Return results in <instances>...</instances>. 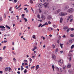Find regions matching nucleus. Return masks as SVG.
Segmentation results:
<instances>
[{"label": "nucleus", "mask_w": 74, "mask_h": 74, "mask_svg": "<svg viewBox=\"0 0 74 74\" xmlns=\"http://www.w3.org/2000/svg\"><path fill=\"white\" fill-rule=\"evenodd\" d=\"M58 63L60 66H62L63 63V60L62 59H60L58 60Z\"/></svg>", "instance_id": "f257e3e1"}, {"label": "nucleus", "mask_w": 74, "mask_h": 74, "mask_svg": "<svg viewBox=\"0 0 74 74\" xmlns=\"http://www.w3.org/2000/svg\"><path fill=\"white\" fill-rule=\"evenodd\" d=\"M59 15L61 16H63L64 15H67V13L61 12L60 13Z\"/></svg>", "instance_id": "f03ea898"}, {"label": "nucleus", "mask_w": 74, "mask_h": 74, "mask_svg": "<svg viewBox=\"0 0 74 74\" xmlns=\"http://www.w3.org/2000/svg\"><path fill=\"white\" fill-rule=\"evenodd\" d=\"M38 6L40 8H42L43 7V4L41 3H39L38 4Z\"/></svg>", "instance_id": "7ed1b4c3"}, {"label": "nucleus", "mask_w": 74, "mask_h": 74, "mask_svg": "<svg viewBox=\"0 0 74 74\" xmlns=\"http://www.w3.org/2000/svg\"><path fill=\"white\" fill-rule=\"evenodd\" d=\"M0 28H1V30L2 31L5 30V28L4 26H0Z\"/></svg>", "instance_id": "20e7f679"}, {"label": "nucleus", "mask_w": 74, "mask_h": 74, "mask_svg": "<svg viewBox=\"0 0 74 74\" xmlns=\"http://www.w3.org/2000/svg\"><path fill=\"white\" fill-rule=\"evenodd\" d=\"M73 11H74L73 9L71 8L68 10V12H72Z\"/></svg>", "instance_id": "39448f33"}, {"label": "nucleus", "mask_w": 74, "mask_h": 74, "mask_svg": "<svg viewBox=\"0 0 74 74\" xmlns=\"http://www.w3.org/2000/svg\"><path fill=\"white\" fill-rule=\"evenodd\" d=\"M49 4L47 3H44L43 5L45 6V8H47V6Z\"/></svg>", "instance_id": "423d86ee"}, {"label": "nucleus", "mask_w": 74, "mask_h": 74, "mask_svg": "<svg viewBox=\"0 0 74 74\" xmlns=\"http://www.w3.org/2000/svg\"><path fill=\"white\" fill-rule=\"evenodd\" d=\"M47 18L48 19H49V20H50V19H52V17L51 15H48Z\"/></svg>", "instance_id": "0eeeda50"}, {"label": "nucleus", "mask_w": 74, "mask_h": 74, "mask_svg": "<svg viewBox=\"0 0 74 74\" xmlns=\"http://www.w3.org/2000/svg\"><path fill=\"white\" fill-rule=\"evenodd\" d=\"M43 14H45L46 15H48V12L47 11H44L43 12Z\"/></svg>", "instance_id": "6e6552de"}, {"label": "nucleus", "mask_w": 74, "mask_h": 74, "mask_svg": "<svg viewBox=\"0 0 74 74\" xmlns=\"http://www.w3.org/2000/svg\"><path fill=\"white\" fill-rule=\"evenodd\" d=\"M70 5L72 7H74V3H70Z\"/></svg>", "instance_id": "1a4fd4ad"}, {"label": "nucleus", "mask_w": 74, "mask_h": 74, "mask_svg": "<svg viewBox=\"0 0 74 74\" xmlns=\"http://www.w3.org/2000/svg\"><path fill=\"white\" fill-rule=\"evenodd\" d=\"M52 58H53V59H56V56H55V55H54V54H52Z\"/></svg>", "instance_id": "9d476101"}, {"label": "nucleus", "mask_w": 74, "mask_h": 74, "mask_svg": "<svg viewBox=\"0 0 74 74\" xmlns=\"http://www.w3.org/2000/svg\"><path fill=\"white\" fill-rule=\"evenodd\" d=\"M41 18H42L43 20H45V17L43 15H42Z\"/></svg>", "instance_id": "9b49d317"}, {"label": "nucleus", "mask_w": 74, "mask_h": 74, "mask_svg": "<svg viewBox=\"0 0 74 74\" xmlns=\"http://www.w3.org/2000/svg\"><path fill=\"white\" fill-rule=\"evenodd\" d=\"M68 8H69V6H66L64 7L63 9L64 10H67V9H68Z\"/></svg>", "instance_id": "f8f14e48"}, {"label": "nucleus", "mask_w": 74, "mask_h": 74, "mask_svg": "<svg viewBox=\"0 0 74 74\" xmlns=\"http://www.w3.org/2000/svg\"><path fill=\"white\" fill-rule=\"evenodd\" d=\"M72 16H69V18H68V19H67V22H68V21H69V19H71V18L72 17Z\"/></svg>", "instance_id": "ddd939ff"}, {"label": "nucleus", "mask_w": 74, "mask_h": 74, "mask_svg": "<svg viewBox=\"0 0 74 74\" xmlns=\"http://www.w3.org/2000/svg\"><path fill=\"white\" fill-rule=\"evenodd\" d=\"M60 9L57 10L56 11V12H55L56 14H58V13H59V12H60Z\"/></svg>", "instance_id": "4468645a"}, {"label": "nucleus", "mask_w": 74, "mask_h": 74, "mask_svg": "<svg viewBox=\"0 0 74 74\" xmlns=\"http://www.w3.org/2000/svg\"><path fill=\"white\" fill-rule=\"evenodd\" d=\"M63 28L64 29L66 30V29H68V27L67 26H65V27H64Z\"/></svg>", "instance_id": "2eb2a0df"}, {"label": "nucleus", "mask_w": 74, "mask_h": 74, "mask_svg": "<svg viewBox=\"0 0 74 74\" xmlns=\"http://www.w3.org/2000/svg\"><path fill=\"white\" fill-rule=\"evenodd\" d=\"M71 64H69L67 66V68H70V67H71Z\"/></svg>", "instance_id": "dca6fc26"}, {"label": "nucleus", "mask_w": 74, "mask_h": 74, "mask_svg": "<svg viewBox=\"0 0 74 74\" xmlns=\"http://www.w3.org/2000/svg\"><path fill=\"white\" fill-rule=\"evenodd\" d=\"M69 42L72 43L73 42V39H71L69 41Z\"/></svg>", "instance_id": "f3484780"}, {"label": "nucleus", "mask_w": 74, "mask_h": 74, "mask_svg": "<svg viewBox=\"0 0 74 74\" xmlns=\"http://www.w3.org/2000/svg\"><path fill=\"white\" fill-rule=\"evenodd\" d=\"M63 18H60V23H62V21H63Z\"/></svg>", "instance_id": "a211bd4d"}, {"label": "nucleus", "mask_w": 74, "mask_h": 74, "mask_svg": "<svg viewBox=\"0 0 74 74\" xmlns=\"http://www.w3.org/2000/svg\"><path fill=\"white\" fill-rule=\"evenodd\" d=\"M36 70H37L38 68H39V65H37L36 67Z\"/></svg>", "instance_id": "6ab92c4d"}, {"label": "nucleus", "mask_w": 74, "mask_h": 74, "mask_svg": "<svg viewBox=\"0 0 74 74\" xmlns=\"http://www.w3.org/2000/svg\"><path fill=\"white\" fill-rule=\"evenodd\" d=\"M56 69L58 71H59V68L58 67H56Z\"/></svg>", "instance_id": "aec40b11"}, {"label": "nucleus", "mask_w": 74, "mask_h": 74, "mask_svg": "<svg viewBox=\"0 0 74 74\" xmlns=\"http://www.w3.org/2000/svg\"><path fill=\"white\" fill-rule=\"evenodd\" d=\"M37 49V47H35L32 50V51H35V49Z\"/></svg>", "instance_id": "412c9836"}, {"label": "nucleus", "mask_w": 74, "mask_h": 74, "mask_svg": "<svg viewBox=\"0 0 74 74\" xmlns=\"http://www.w3.org/2000/svg\"><path fill=\"white\" fill-rule=\"evenodd\" d=\"M7 15V13H5L4 15V18H5V17Z\"/></svg>", "instance_id": "4be33fe9"}, {"label": "nucleus", "mask_w": 74, "mask_h": 74, "mask_svg": "<svg viewBox=\"0 0 74 74\" xmlns=\"http://www.w3.org/2000/svg\"><path fill=\"white\" fill-rule=\"evenodd\" d=\"M5 27H7L8 29H10V27L8 26L7 25H6Z\"/></svg>", "instance_id": "5701e85b"}, {"label": "nucleus", "mask_w": 74, "mask_h": 74, "mask_svg": "<svg viewBox=\"0 0 74 74\" xmlns=\"http://www.w3.org/2000/svg\"><path fill=\"white\" fill-rule=\"evenodd\" d=\"M60 47H61L62 48H63V44H61V43H60Z\"/></svg>", "instance_id": "b1692460"}, {"label": "nucleus", "mask_w": 74, "mask_h": 74, "mask_svg": "<svg viewBox=\"0 0 74 74\" xmlns=\"http://www.w3.org/2000/svg\"><path fill=\"white\" fill-rule=\"evenodd\" d=\"M74 45H73L71 47V49H73L74 48Z\"/></svg>", "instance_id": "393cba45"}, {"label": "nucleus", "mask_w": 74, "mask_h": 74, "mask_svg": "<svg viewBox=\"0 0 74 74\" xmlns=\"http://www.w3.org/2000/svg\"><path fill=\"white\" fill-rule=\"evenodd\" d=\"M37 18H39V19H40V18H41V17H40V16L39 15H37Z\"/></svg>", "instance_id": "a878e982"}, {"label": "nucleus", "mask_w": 74, "mask_h": 74, "mask_svg": "<svg viewBox=\"0 0 74 74\" xmlns=\"http://www.w3.org/2000/svg\"><path fill=\"white\" fill-rule=\"evenodd\" d=\"M24 20H25V22H27V19L26 18H24Z\"/></svg>", "instance_id": "bb28decb"}, {"label": "nucleus", "mask_w": 74, "mask_h": 74, "mask_svg": "<svg viewBox=\"0 0 74 74\" xmlns=\"http://www.w3.org/2000/svg\"><path fill=\"white\" fill-rule=\"evenodd\" d=\"M18 1V0H14V3H16V2Z\"/></svg>", "instance_id": "cd10ccee"}, {"label": "nucleus", "mask_w": 74, "mask_h": 74, "mask_svg": "<svg viewBox=\"0 0 74 74\" xmlns=\"http://www.w3.org/2000/svg\"><path fill=\"white\" fill-rule=\"evenodd\" d=\"M70 36L71 37H74V34H73H73H71L70 35Z\"/></svg>", "instance_id": "c85d7f7f"}, {"label": "nucleus", "mask_w": 74, "mask_h": 74, "mask_svg": "<svg viewBox=\"0 0 74 74\" xmlns=\"http://www.w3.org/2000/svg\"><path fill=\"white\" fill-rule=\"evenodd\" d=\"M8 67L5 68V71H7V70H8Z\"/></svg>", "instance_id": "c756f323"}, {"label": "nucleus", "mask_w": 74, "mask_h": 74, "mask_svg": "<svg viewBox=\"0 0 74 74\" xmlns=\"http://www.w3.org/2000/svg\"><path fill=\"white\" fill-rule=\"evenodd\" d=\"M41 2L44 3L45 1V0H40Z\"/></svg>", "instance_id": "7c9ffc66"}, {"label": "nucleus", "mask_w": 74, "mask_h": 74, "mask_svg": "<svg viewBox=\"0 0 74 74\" xmlns=\"http://www.w3.org/2000/svg\"><path fill=\"white\" fill-rule=\"evenodd\" d=\"M58 52V49L57 48L56 49V52Z\"/></svg>", "instance_id": "2f4dec72"}, {"label": "nucleus", "mask_w": 74, "mask_h": 74, "mask_svg": "<svg viewBox=\"0 0 74 74\" xmlns=\"http://www.w3.org/2000/svg\"><path fill=\"white\" fill-rule=\"evenodd\" d=\"M13 60L14 62H16V60L15 58H14Z\"/></svg>", "instance_id": "473e14b6"}, {"label": "nucleus", "mask_w": 74, "mask_h": 74, "mask_svg": "<svg viewBox=\"0 0 74 74\" xmlns=\"http://www.w3.org/2000/svg\"><path fill=\"white\" fill-rule=\"evenodd\" d=\"M8 71H9V72H10V70H11V68L10 67H9L8 68Z\"/></svg>", "instance_id": "72a5a7b5"}, {"label": "nucleus", "mask_w": 74, "mask_h": 74, "mask_svg": "<svg viewBox=\"0 0 74 74\" xmlns=\"http://www.w3.org/2000/svg\"><path fill=\"white\" fill-rule=\"evenodd\" d=\"M60 69L61 72H62L63 71V70H62V69L61 68H60Z\"/></svg>", "instance_id": "f704fd0d"}, {"label": "nucleus", "mask_w": 74, "mask_h": 74, "mask_svg": "<svg viewBox=\"0 0 74 74\" xmlns=\"http://www.w3.org/2000/svg\"><path fill=\"white\" fill-rule=\"evenodd\" d=\"M53 10H54L56 8L55 6H53Z\"/></svg>", "instance_id": "c9c22d12"}, {"label": "nucleus", "mask_w": 74, "mask_h": 74, "mask_svg": "<svg viewBox=\"0 0 74 74\" xmlns=\"http://www.w3.org/2000/svg\"><path fill=\"white\" fill-rule=\"evenodd\" d=\"M53 26L54 28H56V26L55 25H53Z\"/></svg>", "instance_id": "e433bc0d"}, {"label": "nucleus", "mask_w": 74, "mask_h": 74, "mask_svg": "<svg viewBox=\"0 0 74 74\" xmlns=\"http://www.w3.org/2000/svg\"><path fill=\"white\" fill-rule=\"evenodd\" d=\"M41 26H42V24H40L38 26V27H40Z\"/></svg>", "instance_id": "4c0bfd02"}, {"label": "nucleus", "mask_w": 74, "mask_h": 74, "mask_svg": "<svg viewBox=\"0 0 74 74\" xmlns=\"http://www.w3.org/2000/svg\"><path fill=\"white\" fill-rule=\"evenodd\" d=\"M2 59H3V58H2V57H0V61L1 62L2 61Z\"/></svg>", "instance_id": "58836bf2"}, {"label": "nucleus", "mask_w": 74, "mask_h": 74, "mask_svg": "<svg viewBox=\"0 0 74 74\" xmlns=\"http://www.w3.org/2000/svg\"><path fill=\"white\" fill-rule=\"evenodd\" d=\"M12 53L13 55H16V53H15L13 51L12 52Z\"/></svg>", "instance_id": "ea45409f"}, {"label": "nucleus", "mask_w": 74, "mask_h": 74, "mask_svg": "<svg viewBox=\"0 0 74 74\" xmlns=\"http://www.w3.org/2000/svg\"><path fill=\"white\" fill-rule=\"evenodd\" d=\"M52 67L53 68V71H54V65H52Z\"/></svg>", "instance_id": "a19ab883"}, {"label": "nucleus", "mask_w": 74, "mask_h": 74, "mask_svg": "<svg viewBox=\"0 0 74 74\" xmlns=\"http://www.w3.org/2000/svg\"><path fill=\"white\" fill-rule=\"evenodd\" d=\"M27 73V71H26V70H25L24 71V73Z\"/></svg>", "instance_id": "79ce46f5"}, {"label": "nucleus", "mask_w": 74, "mask_h": 74, "mask_svg": "<svg viewBox=\"0 0 74 74\" xmlns=\"http://www.w3.org/2000/svg\"><path fill=\"white\" fill-rule=\"evenodd\" d=\"M52 47L53 48H55V45H52Z\"/></svg>", "instance_id": "37998d69"}, {"label": "nucleus", "mask_w": 74, "mask_h": 74, "mask_svg": "<svg viewBox=\"0 0 74 74\" xmlns=\"http://www.w3.org/2000/svg\"><path fill=\"white\" fill-rule=\"evenodd\" d=\"M2 21V17H0V22H1Z\"/></svg>", "instance_id": "c03bdc74"}, {"label": "nucleus", "mask_w": 74, "mask_h": 74, "mask_svg": "<svg viewBox=\"0 0 74 74\" xmlns=\"http://www.w3.org/2000/svg\"><path fill=\"white\" fill-rule=\"evenodd\" d=\"M39 12L40 13H41V10L40 9L39 10Z\"/></svg>", "instance_id": "a18cd8bd"}, {"label": "nucleus", "mask_w": 74, "mask_h": 74, "mask_svg": "<svg viewBox=\"0 0 74 74\" xmlns=\"http://www.w3.org/2000/svg\"><path fill=\"white\" fill-rule=\"evenodd\" d=\"M62 37L63 38H66V36L64 35Z\"/></svg>", "instance_id": "49530a36"}, {"label": "nucleus", "mask_w": 74, "mask_h": 74, "mask_svg": "<svg viewBox=\"0 0 74 74\" xmlns=\"http://www.w3.org/2000/svg\"><path fill=\"white\" fill-rule=\"evenodd\" d=\"M6 48V47L5 46L3 48V50H5V49Z\"/></svg>", "instance_id": "de8ad7c7"}, {"label": "nucleus", "mask_w": 74, "mask_h": 74, "mask_svg": "<svg viewBox=\"0 0 74 74\" xmlns=\"http://www.w3.org/2000/svg\"><path fill=\"white\" fill-rule=\"evenodd\" d=\"M59 40H60V39H58L57 40V42L59 43Z\"/></svg>", "instance_id": "09e8293b"}, {"label": "nucleus", "mask_w": 74, "mask_h": 74, "mask_svg": "<svg viewBox=\"0 0 74 74\" xmlns=\"http://www.w3.org/2000/svg\"><path fill=\"white\" fill-rule=\"evenodd\" d=\"M60 53H63V51H60Z\"/></svg>", "instance_id": "8fccbe9b"}, {"label": "nucleus", "mask_w": 74, "mask_h": 74, "mask_svg": "<svg viewBox=\"0 0 74 74\" xmlns=\"http://www.w3.org/2000/svg\"><path fill=\"white\" fill-rule=\"evenodd\" d=\"M12 9V7H10L9 9V11H11V10Z\"/></svg>", "instance_id": "3c124183"}, {"label": "nucleus", "mask_w": 74, "mask_h": 74, "mask_svg": "<svg viewBox=\"0 0 74 74\" xmlns=\"http://www.w3.org/2000/svg\"><path fill=\"white\" fill-rule=\"evenodd\" d=\"M18 74H21V72H20V71H18L17 72Z\"/></svg>", "instance_id": "603ef678"}, {"label": "nucleus", "mask_w": 74, "mask_h": 74, "mask_svg": "<svg viewBox=\"0 0 74 74\" xmlns=\"http://www.w3.org/2000/svg\"><path fill=\"white\" fill-rule=\"evenodd\" d=\"M45 25L44 24L43 25H42L41 27H43V26H44Z\"/></svg>", "instance_id": "864d4df0"}, {"label": "nucleus", "mask_w": 74, "mask_h": 74, "mask_svg": "<svg viewBox=\"0 0 74 74\" xmlns=\"http://www.w3.org/2000/svg\"><path fill=\"white\" fill-rule=\"evenodd\" d=\"M24 69V68L23 67L21 68V71H22V70H23Z\"/></svg>", "instance_id": "5fc2aeb1"}, {"label": "nucleus", "mask_w": 74, "mask_h": 74, "mask_svg": "<svg viewBox=\"0 0 74 74\" xmlns=\"http://www.w3.org/2000/svg\"><path fill=\"white\" fill-rule=\"evenodd\" d=\"M45 25H48V23H47V22L45 23Z\"/></svg>", "instance_id": "6e6d98bb"}, {"label": "nucleus", "mask_w": 74, "mask_h": 74, "mask_svg": "<svg viewBox=\"0 0 74 74\" xmlns=\"http://www.w3.org/2000/svg\"><path fill=\"white\" fill-rule=\"evenodd\" d=\"M73 19L72 18L70 20V21L72 22L73 21Z\"/></svg>", "instance_id": "4d7b16f0"}, {"label": "nucleus", "mask_w": 74, "mask_h": 74, "mask_svg": "<svg viewBox=\"0 0 74 74\" xmlns=\"http://www.w3.org/2000/svg\"><path fill=\"white\" fill-rule=\"evenodd\" d=\"M69 29H67L66 32H67V33H68V32H69Z\"/></svg>", "instance_id": "13d9d810"}, {"label": "nucleus", "mask_w": 74, "mask_h": 74, "mask_svg": "<svg viewBox=\"0 0 74 74\" xmlns=\"http://www.w3.org/2000/svg\"><path fill=\"white\" fill-rule=\"evenodd\" d=\"M48 30L50 31L51 30V27H49L48 28Z\"/></svg>", "instance_id": "bf43d9fd"}, {"label": "nucleus", "mask_w": 74, "mask_h": 74, "mask_svg": "<svg viewBox=\"0 0 74 74\" xmlns=\"http://www.w3.org/2000/svg\"><path fill=\"white\" fill-rule=\"evenodd\" d=\"M24 61L25 62H27V60H24Z\"/></svg>", "instance_id": "052dcab7"}, {"label": "nucleus", "mask_w": 74, "mask_h": 74, "mask_svg": "<svg viewBox=\"0 0 74 74\" xmlns=\"http://www.w3.org/2000/svg\"><path fill=\"white\" fill-rule=\"evenodd\" d=\"M51 22L50 21H49L48 22V24H51Z\"/></svg>", "instance_id": "680f3d73"}, {"label": "nucleus", "mask_w": 74, "mask_h": 74, "mask_svg": "<svg viewBox=\"0 0 74 74\" xmlns=\"http://www.w3.org/2000/svg\"><path fill=\"white\" fill-rule=\"evenodd\" d=\"M0 74H3V71H0Z\"/></svg>", "instance_id": "e2e57ef3"}, {"label": "nucleus", "mask_w": 74, "mask_h": 74, "mask_svg": "<svg viewBox=\"0 0 74 74\" xmlns=\"http://www.w3.org/2000/svg\"><path fill=\"white\" fill-rule=\"evenodd\" d=\"M71 30V31H73V30H74V29L73 28H71V29H70Z\"/></svg>", "instance_id": "0e129e2a"}, {"label": "nucleus", "mask_w": 74, "mask_h": 74, "mask_svg": "<svg viewBox=\"0 0 74 74\" xmlns=\"http://www.w3.org/2000/svg\"><path fill=\"white\" fill-rule=\"evenodd\" d=\"M34 67H35V66H32V67L31 68V69H34Z\"/></svg>", "instance_id": "69168bd1"}, {"label": "nucleus", "mask_w": 74, "mask_h": 74, "mask_svg": "<svg viewBox=\"0 0 74 74\" xmlns=\"http://www.w3.org/2000/svg\"><path fill=\"white\" fill-rule=\"evenodd\" d=\"M33 38H35V35H33L32 36Z\"/></svg>", "instance_id": "338daca9"}, {"label": "nucleus", "mask_w": 74, "mask_h": 74, "mask_svg": "<svg viewBox=\"0 0 74 74\" xmlns=\"http://www.w3.org/2000/svg\"><path fill=\"white\" fill-rule=\"evenodd\" d=\"M69 60L70 61V60H71V57L69 58Z\"/></svg>", "instance_id": "774afa93"}]
</instances>
